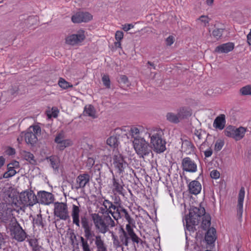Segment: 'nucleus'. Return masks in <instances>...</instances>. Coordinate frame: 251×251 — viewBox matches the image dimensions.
Listing matches in <instances>:
<instances>
[{"mask_svg":"<svg viewBox=\"0 0 251 251\" xmlns=\"http://www.w3.org/2000/svg\"><path fill=\"white\" fill-rule=\"evenodd\" d=\"M202 219L201 227L206 230L211 224V217L209 214H205V209L201 206L192 208L189 212V216L186 218V226L188 229H192V226L197 225L199 223L201 217Z\"/></svg>","mask_w":251,"mask_h":251,"instance_id":"f257e3e1","label":"nucleus"},{"mask_svg":"<svg viewBox=\"0 0 251 251\" xmlns=\"http://www.w3.org/2000/svg\"><path fill=\"white\" fill-rule=\"evenodd\" d=\"M92 218L96 229L102 234H105L110 228L116 226L114 221L108 215L100 216L99 214L94 213L92 214Z\"/></svg>","mask_w":251,"mask_h":251,"instance_id":"f03ea898","label":"nucleus"},{"mask_svg":"<svg viewBox=\"0 0 251 251\" xmlns=\"http://www.w3.org/2000/svg\"><path fill=\"white\" fill-rule=\"evenodd\" d=\"M162 131L159 129L151 130L148 137L151 138V144L154 151L161 153L166 150V142L162 138Z\"/></svg>","mask_w":251,"mask_h":251,"instance_id":"7ed1b4c3","label":"nucleus"},{"mask_svg":"<svg viewBox=\"0 0 251 251\" xmlns=\"http://www.w3.org/2000/svg\"><path fill=\"white\" fill-rule=\"evenodd\" d=\"M126 231L123 227H121L120 230L122 233L120 235V240L123 245L128 246V239L130 238L134 243H139L141 239L134 232L133 228L129 224H127L126 226Z\"/></svg>","mask_w":251,"mask_h":251,"instance_id":"20e7f679","label":"nucleus"},{"mask_svg":"<svg viewBox=\"0 0 251 251\" xmlns=\"http://www.w3.org/2000/svg\"><path fill=\"white\" fill-rule=\"evenodd\" d=\"M110 159L111 167L119 174H123L128 166L123 156L118 152H115Z\"/></svg>","mask_w":251,"mask_h":251,"instance_id":"39448f33","label":"nucleus"},{"mask_svg":"<svg viewBox=\"0 0 251 251\" xmlns=\"http://www.w3.org/2000/svg\"><path fill=\"white\" fill-rule=\"evenodd\" d=\"M133 144L136 153L140 158H143L151 152L148 142L146 141L144 138H142L141 140L136 139L133 141Z\"/></svg>","mask_w":251,"mask_h":251,"instance_id":"423d86ee","label":"nucleus"},{"mask_svg":"<svg viewBox=\"0 0 251 251\" xmlns=\"http://www.w3.org/2000/svg\"><path fill=\"white\" fill-rule=\"evenodd\" d=\"M25 133V142L33 146L37 143L38 136L41 135V129L38 125L31 126Z\"/></svg>","mask_w":251,"mask_h":251,"instance_id":"0eeeda50","label":"nucleus"},{"mask_svg":"<svg viewBox=\"0 0 251 251\" xmlns=\"http://www.w3.org/2000/svg\"><path fill=\"white\" fill-rule=\"evenodd\" d=\"M246 132V128L240 126L236 128L235 126H229L225 130V134L238 141L242 139Z\"/></svg>","mask_w":251,"mask_h":251,"instance_id":"6e6552de","label":"nucleus"},{"mask_svg":"<svg viewBox=\"0 0 251 251\" xmlns=\"http://www.w3.org/2000/svg\"><path fill=\"white\" fill-rule=\"evenodd\" d=\"M54 215L63 220L69 219L68 208L67 204L64 202H56L54 204Z\"/></svg>","mask_w":251,"mask_h":251,"instance_id":"1a4fd4ad","label":"nucleus"},{"mask_svg":"<svg viewBox=\"0 0 251 251\" xmlns=\"http://www.w3.org/2000/svg\"><path fill=\"white\" fill-rule=\"evenodd\" d=\"M20 198L22 203L27 206H32L38 201L37 196L31 190L21 193Z\"/></svg>","mask_w":251,"mask_h":251,"instance_id":"9d476101","label":"nucleus"},{"mask_svg":"<svg viewBox=\"0 0 251 251\" xmlns=\"http://www.w3.org/2000/svg\"><path fill=\"white\" fill-rule=\"evenodd\" d=\"M85 38L84 31L80 30L75 34L68 35L65 38V43L69 45L76 46L83 42Z\"/></svg>","mask_w":251,"mask_h":251,"instance_id":"9b49d317","label":"nucleus"},{"mask_svg":"<svg viewBox=\"0 0 251 251\" xmlns=\"http://www.w3.org/2000/svg\"><path fill=\"white\" fill-rule=\"evenodd\" d=\"M54 142L57 144L56 149L60 151H63L66 148L70 147L73 144L71 140L65 139V134L63 131L56 134Z\"/></svg>","mask_w":251,"mask_h":251,"instance_id":"f8f14e48","label":"nucleus"},{"mask_svg":"<svg viewBox=\"0 0 251 251\" xmlns=\"http://www.w3.org/2000/svg\"><path fill=\"white\" fill-rule=\"evenodd\" d=\"M151 130H146L143 126H132L130 127L129 131V135L131 138L135 141L137 140H141L142 138H144L145 135L148 136Z\"/></svg>","mask_w":251,"mask_h":251,"instance_id":"ddd939ff","label":"nucleus"},{"mask_svg":"<svg viewBox=\"0 0 251 251\" xmlns=\"http://www.w3.org/2000/svg\"><path fill=\"white\" fill-rule=\"evenodd\" d=\"M182 170L190 173H195L197 171V165L195 161L189 157H184L181 162Z\"/></svg>","mask_w":251,"mask_h":251,"instance_id":"4468645a","label":"nucleus"},{"mask_svg":"<svg viewBox=\"0 0 251 251\" xmlns=\"http://www.w3.org/2000/svg\"><path fill=\"white\" fill-rule=\"evenodd\" d=\"M11 234L13 236L15 239L19 242L23 241L26 237L25 232L18 223H16L12 226Z\"/></svg>","mask_w":251,"mask_h":251,"instance_id":"2eb2a0df","label":"nucleus"},{"mask_svg":"<svg viewBox=\"0 0 251 251\" xmlns=\"http://www.w3.org/2000/svg\"><path fill=\"white\" fill-rule=\"evenodd\" d=\"M75 201L76 204L73 203L72 205L71 216L73 219V223L77 227H80V205L76 200Z\"/></svg>","mask_w":251,"mask_h":251,"instance_id":"dca6fc26","label":"nucleus"},{"mask_svg":"<svg viewBox=\"0 0 251 251\" xmlns=\"http://www.w3.org/2000/svg\"><path fill=\"white\" fill-rule=\"evenodd\" d=\"M92 15L88 12H79L72 17V21L74 23L88 22L92 19Z\"/></svg>","mask_w":251,"mask_h":251,"instance_id":"f3484780","label":"nucleus"},{"mask_svg":"<svg viewBox=\"0 0 251 251\" xmlns=\"http://www.w3.org/2000/svg\"><path fill=\"white\" fill-rule=\"evenodd\" d=\"M38 203L48 205L53 201V197L51 193L46 191H41L38 193Z\"/></svg>","mask_w":251,"mask_h":251,"instance_id":"a211bd4d","label":"nucleus"},{"mask_svg":"<svg viewBox=\"0 0 251 251\" xmlns=\"http://www.w3.org/2000/svg\"><path fill=\"white\" fill-rule=\"evenodd\" d=\"M90 181V176L88 174L79 175L76 179V185L75 189L78 190L80 188H83Z\"/></svg>","mask_w":251,"mask_h":251,"instance_id":"6ab92c4d","label":"nucleus"},{"mask_svg":"<svg viewBox=\"0 0 251 251\" xmlns=\"http://www.w3.org/2000/svg\"><path fill=\"white\" fill-rule=\"evenodd\" d=\"M124 184L122 180L116 179L115 176H113L112 178V191L114 193L124 195Z\"/></svg>","mask_w":251,"mask_h":251,"instance_id":"aec40b11","label":"nucleus"},{"mask_svg":"<svg viewBox=\"0 0 251 251\" xmlns=\"http://www.w3.org/2000/svg\"><path fill=\"white\" fill-rule=\"evenodd\" d=\"M188 187L189 192L195 195L199 194L201 190V183L197 180H193L190 182Z\"/></svg>","mask_w":251,"mask_h":251,"instance_id":"412c9836","label":"nucleus"},{"mask_svg":"<svg viewBox=\"0 0 251 251\" xmlns=\"http://www.w3.org/2000/svg\"><path fill=\"white\" fill-rule=\"evenodd\" d=\"M245 194V189L244 187H242L238 194L237 204V213L240 217L242 216L243 211V206Z\"/></svg>","mask_w":251,"mask_h":251,"instance_id":"4be33fe9","label":"nucleus"},{"mask_svg":"<svg viewBox=\"0 0 251 251\" xmlns=\"http://www.w3.org/2000/svg\"><path fill=\"white\" fill-rule=\"evenodd\" d=\"M46 160L50 163V167L55 172H58L60 166L59 158L57 156H50L47 157Z\"/></svg>","mask_w":251,"mask_h":251,"instance_id":"5701e85b","label":"nucleus"},{"mask_svg":"<svg viewBox=\"0 0 251 251\" xmlns=\"http://www.w3.org/2000/svg\"><path fill=\"white\" fill-rule=\"evenodd\" d=\"M234 48V45L231 43H227L217 47L215 50V52L221 53H228Z\"/></svg>","mask_w":251,"mask_h":251,"instance_id":"b1692460","label":"nucleus"},{"mask_svg":"<svg viewBox=\"0 0 251 251\" xmlns=\"http://www.w3.org/2000/svg\"><path fill=\"white\" fill-rule=\"evenodd\" d=\"M216 239V230L214 228H209L205 236V240L208 244L214 243Z\"/></svg>","mask_w":251,"mask_h":251,"instance_id":"393cba45","label":"nucleus"},{"mask_svg":"<svg viewBox=\"0 0 251 251\" xmlns=\"http://www.w3.org/2000/svg\"><path fill=\"white\" fill-rule=\"evenodd\" d=\"M225 123V116L224 115H221L215 119L213 123V126L215 128L221 130L224 128Z\"/></svg>","mask_w":251,"mask_h":251,"instance_id":"a878e982","label":"nucleus"},{"mask_svg":"<svg viewBox=\"0 0 251 251\" xmlns=\"http://www.w3.org/2000/svg\"><path fill=\"white\" fill-rule=\"evenodd\" d=\"M182 149L187 154H189L194 151V147L190 141L185 140L182 144Z\"/></svg>","mask_w":251,"mask_h":251,"instance_id":"bb28decb","label":"nucleus"},{"mask_svg":"<svg viewBox=\"0 0 251 251\" xmlns=\"http://www.w3.org/2000/svg\"><path fill=\"white\" fill-rule=\"evenodd\" d=\"M178 117L180 121L191 115V112L188 108H181L177 112Z\"/></svg>","mask_w":251,"mask_h":251,"instance_id":"cd10ccee","label":"nucleus"},{"mask_svg":"<svg viewBox=\"0 0 251 251\" xmlns=\"http://www.w3.org/2000/svg\"><path fill=\"white\" fill-rule=\"evenodd\" d=\"M21 154L22 157L28 161L30 163L34 164L36 163V160L34 159V156L32 153L30 152L23 151H21Z\"/></svg>","mask_w":251,"mask_h":251,"instance_id":"c85d7f7f","label":"nucleus"},{"mask_svg":"<svg viewBox=\"0 0 251 251\" xmlns=\"http://www.w3.org/2000/svg\"><path fill=\"white\" fill-rule=\"evenodd\" d=\"M84 114L93 118H96L97 117L95 109L94 106L91 105L85 106Z\"/></svg>","mask_w":251,"mask_h":251,"instance_id":"c756f323","label":"nucleus"},{"mask_svg":"<svg viewBox=\"0 0 251 251\" xmlns=\"http://www.w3.org/2000/svg\"><path fill=\"white\" fill-rule=\"evenodd\" d=\"M102 205L108 210V212L110 214L112 213V209H116V206L113 204V203L108 200L104 199L101 202Z\"/></svg>","mask_w":251,"mask_h":251,"instance_id":"7c9ffc66","label":"nucleus"},{"mask_svg":"<svg viewBox=\"0 0 251 251\" xmlns=\"http://www.w3.org/2000/svg\"><path fill=\"white\" fill-rule=\"evenodd\" d=\"M166 118L167 120L173 123H178L180 121L177 113H168L166 115Z\"/></svg>","mask_w":251,"mask_h":251,"instance_id":"2f4dec72","label":"nucleus"},{"mask_svg":"<svg viewBox=\"0 0 251 251\" xmlns=\"http://www.w3.org/2000/svg\"><path fill=\"white\" fill-rule=\"evenodd\" d=\"M58 84L61 88L64 89H66L68 88H72L73 87L72 84H70L62 78H59Z\"/></svg>","mask_w":251,"mask_h":251,"instance_id":"473e14b6","label":"nucleus"},{"mask_svg":"<svg viewBox=\"0 0 251 251\" xmlns=\"http://www.w3.org/2000/svg\"><path fill=\"white\" fill-rule=\"evenodd\" d=\"M239 92L242 96L251 95V85H248L241 88Z\"/></svg>","mask_w":251,"mask_h":251,"instance_id":"72a5a7b5","label":"nucleus"},{"mask_svg":"<svg viewBox=\"0 0 251 251\" xmlns=\"http://www.w3.org/2000/svg\"><path fill=\"white\" fill-rule=\"evenodd\" d=\"M118 139L115 136H110L106 141L107 144L111 147L115 148L118 145Z\"/></svg>","mask_w":251,"mask_h":251,"instance_id":"f704fd0d","label":"nucleus"},{"mask_svg":"<svg viewBox=\"0 0 251 251\" xmlns=\"http://www.w3.org/2000/svg\"><path fill=\"white\" fill-rule=\"evenodd\" d=\"M194 134L197 137L196 141L198 142L205 136L206 133L204 131H203L201 129H195Z\"/></svg>","mask_w":251,"mask_h":251,"instance_id":"c9c22d12","label":"nucleus"},{"mask_svg":"<svg viewBox=\"0 0 251 251\" xmlns=\"http://www.w3.org/2000/svg\"><path fill=\"white\" fill-rule=\"evenodd\" d=\"M80 243L83 251H91L88 241L83 237H80Z\"/></svg>","mask_w":251,"mask_h":251,"instance_id":"e433bc0d","label":"nucleus"},{"mask_svg":"<svg viewBox=\"0 0 251 251\" xmlns=\"http://www.w3.org/2000/svg\"><path fill=\"white\" fill-rule=\"evenodd\" d=\"M122 207L116 206V208L115 209L116 211L115 212L112 211L113 214H110V215H111L113 218L117 221L122 217V214L123 213V212L121 211Z\"/></svg>","mask_w":251,"mask_h":251,"instance_id":"4c0bfd02","label":"nucleus"},{"mask_svg":"<svg viewBox=\"0 0 251 251\" xmlns=\"http://www.w3.org/2000/svg\"><path fill=\"white\" fill-rule=\"evenodd\" d=\"M121 211L123 212L122 214V217L124 216L125 219L128 222V224H129V225H130V224L132 223L133 221V219L130 217L127 210L124 207H122Z\"/></svg>","mask_w":251,"mask_h":251,"instance_id":"58836bf2","label":"nucleus"},{"mask_svg":"<svg viewBox=\"0 0 251 251\" xmlns=\"http://www.w3.org/2000/svg\"><path fill=\"white\" fill-rule=\"evenodd\" d=\"M13 196L9 191L4 192V201L6 204H10L13 201Z\"/></svg>","mask_w":251,"mask_h":251,"instance_id":"ea45409f","label":"nucleus"},{"mask_svg":"<svg viewBox=\"0 0 251 251\" xmlns=\"http://www.w3.org/2000/svg\"><path fill=\"white\" fill-rule=\"evenodd\" d=\"M81 224L84 229L91 227L88 219L85 216L81 217Z\"/></svg>","mask_w":251,"mask_h":251,"instance_id":"a19ab883","label":"nucleus"},{"mask_svg":"<svg viewBox=\"0 0 251 251\" xmlns=\"http://www.w3.org/2000/svg\"><path fill=\"white\" fill-rule=\"evenodd\" d=\"M101 79L103 85L107 88H110L111 82L109 76L108 75H104L102 76Z\"/></svg>","mask_w":251,"mask_h":251,"instance_id":"79ce46f5","label":"nucleus"},{"mask_svg":"<svg viewBox=\"0 0 251 251\" xmlns=\"http://www.w3.org/2000/svg\"><path fill=\"white\" fill-rule=\"evenodd\" d=\"M223 34V29L221 28L215 29L212 32V36L217 40L220 39Z\"/></svg>","mask_w":251,"mask_h":251,"instance_id":"37998d69","label":"nucleus"},{"mask_svg":"<svg viewBox=\"0 0 251 251\" xmlns=\"http://www.w3.org/2000/svg\"><path fill=\"white\" fill-rule=\"evenodd\" d=\"M33 224L36 225L37 226H41L42 227H43L44 225L41 215H37L33 219Z\"/></svg>","mask_w":251,"mask_h":251,"instance_id":"c03bdc74","label":"nucleus"},{"mask_svg":"<svg viewBox=\"0 0 251 251\" xmlns=\"http://www.w3.org/2000/svg\"><path fill=\"white\" fill-rule=\"evenodd\" d=\"M203 25V26H206L209 23L210 19L209 18L204 15L201 16L198 19Z\"/></svg>","mask_w":251,"mask_h":251,"instance_id":"a18cd8bd","label":"nucleus"},{"mask_svg":"<svg viewBox=\"0 0 251 251\" xmlns=\"http://www.w3.org/2000/svg\"><path fill=\"white\" fill-rule=\"evenodd\" d=\"M84 236L87 239H89L91 237L95 236L93 231H91V227L84 229Z\"/></svg>","mask_w":251,"mask_h":251,"instance_id":"49530a36","label":"nucleus"},{"mask_svg":"<svg viewBox=\"0 0 251 251\" xmlns=\"http://www.w3.org/2000/svg\"><path fill=\"white\" fill-rule=\"evenodd\" d=\"M112 239L113 241V245L115 248H118L121 247L123 245L122 244L120 240L119 241L117 237L114 235L113 234H112Z\"/></svg>","mask_w":251,"mask_h":251,"instance_id":"de8ad7c7","label":"nucleus"},{"mask_svg":"<svg viewBox=\"0 0 251 251\" xmlns=\"http://www.w3.org/2000/svg\"><path fill=\"white\" fill-rule=\"evenodd\" d=\"M224 144V142L222 140L217 141L215 144V150L216 151H220L222 149Z\"/></svg>","mask_w":251,"mask_h":251,"instance_id":"09e8293b","label":"nucleus"},{"mask_svg":"<svg viewBox=\"0 0 251 251\" xmlns=\"http://www.w3.org/2000/svg\"><path fill=\"white\" fill-rule=\"evenodd\" d=\"M36 20V18L33 16H29L25 20V23L28 26L34 24V22Z\"/></svg>","mask_w":251,"mask_h":251,"instance_id":"8fccbe9b","label":"nucleus"},{"mask_svg":"<svg viewBox=\"0 0 251 251\" xmlns=\"http://www.w3.org/2000/svg\"><path fill=\"white\" fill-rule=\"evenodd\" d=\"M220 176V174L217 170H213L210 172V176L213 179H217Z\"/></svg>","mask_w":251,"mask_h":251,"instance_id":"3c124183","label":"nucleus"},{"mask_svg":"<svg viewBox=\"0 0 251 251\" xmlns=\"http://www.w3.org/2000/svg\"><path fill=\"white\" fill-rule=\"evenodd\" d=\"M124 33L122 31H117L115 33V39L117 41H121L123 38Z\"/></svg>","mask_w":251,"mask_h":251,"instance_id":"603ef678","label":"nucleus"},{"mask_svg":"<svg viewBox=\"0 0 251 251\" xmlns=\"http://www.w3.org/2000/svg\"><path fill=\"white\" fill-rule=\"evenodd\" d=\"M174 41L175 38L173 36H169L166 39V44L167 46H171L174 43Z\"/></svg>","mask_w":251,"mask_h":251,"instance_id":"864d4df0","label":"nucleus"},{"mask_svg":"<svg viewBox=\"0 0 251 251\" xmlns=\"http://www.w3.org/2000/svg\"><path fill=\"white\" fill-rule=\"evenodd\" d=\"M95 164V160L93 158L89 157L88 158L86 162V166L89 168H92Z\"/></svg>","mask_w":251,"mask_h":251,"instance_id":"5fc2aeb1","label":"nucleus"},{"mask_svg":"<svg viewBox=\"0 0 251 251\" xmlns=\"http://www.w3.org/2000/svg\"><path fill=\"white\" fill-rule=\"evenodd\" d=\"M119 81L121 83H123L124 84L127 85L128 78L126 75H121L120 76Z\"/></svg>","mask_w":251,"mask_h":251,"instance_id":"6e6d98bb","label":"nucleus"},{"mask_svg":"<svg viewBox=\"0 0 251 251\" xmlns=\"http://www.w3.org/2000/svg\"><path fill=\"white\" fill-rule=\"evenodd\" d=\"M11 165H7V169L8 172L11 175V176H14L16 174V171L13 168L11 167Z\"/></svg>","mask_w":251,"mask_h":251,"instance_id":"4d7b16f0","label":"nucleus"},{"mask_svg":"<svg viewBox=\"0 0 251 251\" xmlns=\"http://www.w3.org/2000/svg\"><path fill=\"white\" fill-rule=\"evenodd\" d=\"M24 140H25V132H22L17 138V141L19 143H21Z\"/></svg>","mask_w":251,"mask_h":251,"instance_id":"13d9d810","label":"nucleus"},{"mask_svg":"<svg viewBox=\"0 0 251 251\" xmlns=\"http://www.w3.org/2000/svg\"><path fill=\"white\" fill-rule=\"evenodd\" d=\"M212 150L211 149H208L204 152L205 157H209L211 156L212 154Z\"/></svg>","mask_w":251,"mask_h":251,"instance_id":"bf43d9fd","label":"nucleus"},{"mask_svg":"<svg viewBox=\"0 0 251 251\" xmlns=\"http://www.w3.org/2000/svg\"><path fill=\"white\" fill-rule=\"evenodd\" d=\"M123 26V29L126 31H128L129 30H130L131 28H132L133 27V25H132L131 24L125 25Z\"/></svg>","mask_w":251,"mask_h":251,"instance_id":"052dcab7","label":"nucleus"},{"mask_svg":"<svg viewBox=\"0 0 251 251\" xmlns=\"http://www.w3.org/2000/svg\"><path fill=\"white\" fill-rule=\"evenodd\" d=\"M100 212L103 214V215H110V213H109L108 212V210L106 209L105 208L103 207H100Z\"/></svg>","mask_w":251,"mask_h":251,"instance_id":"680f3d73","label":"nucleus"},{"mask_svg":"<svg viewBox=\"0 0 251 251\" xmlns=\"http://www.w3.org/2000/svg\"><path fill=\"white\" fill-rule=\"evenodd\" d=\"M8 165H11V167L13 168L14 169L16 168H18L19 166V163L17 161H14L11 163L9 164Z\"/></svg>","mask_w":251,"mask_h":251,"instance_id":"e2e57ef3","label":"nucleus"},{"mask_svg":"<svg viewBox=\"0 0 251 251\" xmlns=\"http://www.w3.org/2000/svg\"><path fill=\"white\" fill-rule=\"evenodd\" d=\"M247 42L249 45H251V29L247 35Z\"/></svg>","mask_w":251,"mask_h":251,"instance_id":"0e129e2a","label":"nucleus"},{"mask_svg":"<svg viewBox=\"0 0 251 251\" xmlns=\"http://www.w3.org/2000/svg\"><path fill=\"white\" fill-rule=\"evenodd\" d=\"M4 241L3 237V235L0 233V249L1 248L2 246L4 244Z\"/></svg>","mask_w":251,"mask_h":251,"instance_id":"69168bd1","label":"nucleus"},{"mask_svg":"<svg viewBox=\"0 0 251 251\" xmlns=\"http://www.w3.org/2000/svg\"><path fill=\"white\" fill-rule=\"evenodd\" d=\"M11 177H12L11 175H10V174L8 172V171L3 175V178H7Z\"/></svg>","mask_w":251,"mask_h":251,"instance_id":"338daca9","label":"nucleus"},{"mask_svg":"<svg viewBox=\"0 0 251 251\" xmlns=\"http://www.w3.org/2000/svg\"><path fill=\"white\" fill-rule=\"evenodd\" d=\"M5 159L2 156H0V168H1L4 164Z\"/></svg>","mask_w":251,"mask_h":251,"instance_id":"774afa93","label":"nucleus"}]
</instances>
